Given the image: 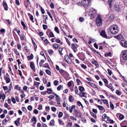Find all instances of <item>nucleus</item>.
<instances>
[{
    "label": "nucleus",
    "mask_w": 127,
    "mask_h": 127,
    "mask_svg": "<svg viewBox=\"0 0 127 127\" xmlns=\"http://www.w3.org/2000/svg\"><path fill=\"white\" fill-rule=\"evenodd\" d=\"M122 35L121 34H119V35L116 36V37L118 39H120L122 38Z\"/></svg>",
    "instance_id": "obj_36"
},
{
    "label": "nucleus",
    "mask_w": 127,
    "mask_h": 127,
    "mask_svg": "<svg viewBox=\"0 0 127 127\" xmlns=\"http://www.w3.org/2000/svg\"><path fill=\"white\" fill-rule=\"evenodd\" d=\"M58 121L59 122V124L61 125H63L64 124L63 122V121L60 120V119H58Z\"/></svg>",
    "instance_id": "obj_34"
},
{
    "label": "nucleus",
    "mask_w": 127,
    "mask_h": 127,
    "mask_svg": "<svg viewBox=\"0 0 127 127\" xmlns=\"http://www.w3.org/2000/svg\"><path fill=\"white\" fill-rule=\"evenodd\" d=\"M49 125H52L53 126L54 125V121L53 120H51L50 121Z\"/></svg>",
    "instance_id": "obj_33"
},
{
    "label": "nucleus",
    "mask_w": 127,
    "mask_h": 127,
    "mask_svg": "<svg viewBox=\"0 0 127 127\" xmlns=\"http://www.w3.org/2000/svg\"><path fill=\"white\" fill-rule=\"evenodd\" d=\"M102 100L103 101V103L106 104H107V106L109 107V105L108 104V101L106 99H104Z\"/></svg>",
    "instance_id": "obj_32"
},
{
    "label": "nucleus",
    "mask_w": 127,
    "mask_h": 127,
    "mask_svg": "<svg viewBox=\"0 0 127 127\" xmlns=\"http://www.w3.org/2000/svg\"><path fill=\"white\" fill-rule=\"evenodd\" d=\"M71 48L72 49H76L77 47V44L75 43L72 44H71Z\"/></svg>",
    "instance_id": "obj_13"
},
{
    "label": "nucleus",
    "mask_w": 127,
    "mask_h": 127,
    "mask_svg": "<svg viewBox=\"0 0 127 127\" xmlns=\"http://www.w3.org/2000/svg\"><path fill=\"white\" fill-rule=\"evenodd\" d=\"M105 85L107 87L110 89V90H111L112 91H114V90L113 89V87L112 86L111 84H110L109 85H108V84H105Z\"/></svg>",
    "instance_id": "obj_11"
},
{
    "label": "nucleus",
    "mask_w": 127,
    "mask_h": 127,
    "mask_svg": "<svg viewBox=\"0 0 127 127\" xmlns=\"http://www.w3.org/2000/svg\"><path fill=\"white\" fill-rule=\"evenodd\" d=\"M91 2V0H82V3L85 7H87Z\"/></svg>",
    "instance_id": "obj_4"
},
{
    "label": "nucleus",
    "mask_w": 127,
    "mask_h": 127,
    "mask_svg": "<svg viewBox=\"0 0 127 127\" xmlns=\"http://www.w3.org/2000/svg\"><path fill=\"white\" fill-rule=\"evenodd\" d=\"M63 48H60L59 49V52L60 53V54L61 55H63V53H62V51L63 50Z\"/></svg>",
    "instance_id": "obj_45"
},
{
    "label": "nucleus",
    "mask_w": 127,
    "mask_h": 127,
    "mask_svg": "<svg viewBox=\"0 0 127 127\" xmlns=\"http://www.w3.org/2000/svg\"><path fill=\"white\" fill-rule=\"evenodd\" d=\"M32 121H34V123L33 124H35L36 123L37 121L36 118L34 116H33L32 119Z\"/></svg>",
    "instance_id": "obj_25"
},
{
    "label": "nucleus",
    "mask_w": 127,
    "mask_h": 127,
    "mask_svg": "<svg viewBox=\"0 0 127 127\" xmlns=\"http://www.w3.org/2000/svg\"><path fill=\"white\" fill-rule=\"evenodd\" d=\"M47 92L48 94H50L52 92V90L51 88L47 89Z\"/></svg>",
    "instance_id": "obj_19"
},
{
    "label": "nucleus",
    "mask_w": 127,
    "mask_h": 127,
    "mask_svg": "<svg viewBox=\"0 0 127 127\" xmlns=\"http://www.w3.org/2000/svg\"><path fill=\"white\" fill-rule=\"evenodd\" d=\"M22 108L23 109L22 110L23 112L25 113H26L27 112V110L25 107H22Z\"/></svg>",
    "instance_id": "obj_50"
},
{
    "label": "nucleus",
    "mask_w": 127,
    "mask_h": 127,
    "mask_svg": "<svg viewBox=\"0 0 127 127\" xmlns=\"http://www.w3.org/2000/svg\"><path fill=\"white\" fill-rule=\"evenodd\" d=\"M60 46L59 45L55 43L53 45V47L55 49H57L59 48Z\"/></svg>",
    "instance_id": "obj_16"
},
{
    "label": "nucleus",
    "mask_w": 127,
    "mask_h": 127,
    "mask_svg": "<svg viewBox=\"0 0 127 127\" xmlns=\"http://www.w3.org/2000/svg\"><path fill=\"white\" fill-rule=\"evenodd\" d=\"M48 53L50 55H52L53 54V51L52 50H49L48 51Z\"/></svg>",
    "instance_id": "obj_53"
},
{
    "label": "nucleus",
    "mask_w": 127,
    "mask_h": 127,
    "mask_svg": "<svg viewBox=\"0 0 127 127\" xmlns=\"http://www.w3.org/2000/svg\"><path fill=\"white\" fill-rule=\"evenodd\" d=\"M75 107V106L73 105L71 107L69 108V111L70 113L72 112L73 109Z\"/></svg>",
    "instance_id": "obj_17"
},
{
    "label": "nucleus",
    "mask_w": 127,
    "mask_h": 127,
    "mask_svg": "<svg viewBox=\"0 0 127 127\" xmlns=\"http://www.w3.org/2000/svg\"><path fill=\"white\" fill-rule=\"evenodd\" d=\"M110 31L113 34H115L119 31L118 28L116 24H114L111 26L110 28Z\"/></svg>",
    "instance_id": "obj_1"
},
{
    "label": "nucleus",
    "mask_w": 127,
    "mask_h": 127,
    "mask_svg": "<svg viewBox=\"0 0 127 127\" xmlns=\"http://www.w3.org/2000/svg\"><path fill=\"white\" fill-rule=\"evenodd\" d=\"M30 66L31 67V68L32 69H34V70H35V66L33 64V63L32 62H31L30 64Z\"/></svg>",
    "instance_id": "obj_22"
},
{
    "label": "nucleus",
    "mask_w": 127,
    "mask_h": 127,
    "mask_svg": "<svg viewBox=\"0 0 127 127\" xmlns=\"http://www.w3.org/2000/svg\"><path fill=\"white\" fill-rule=\"evenodd\" d=\"M59 82L57 80H55L54 82V85L57 86L59 84Z\"/></svg>",
    "instance_id": "obj_38"
},
{
    "label": "nucleus",
    "mask_w": 127,
    "mask_h": 127,
    "mask_svg": "<svg viewBox=\"0 0 127 127\" xmlns=\"http://www.w3.org/2000/svg\"><path fill=\"white\" fill-rule=\"evenodd\" d=\"M85 93L84 92H81L79 93V94H78L80 96L82 97L84 96L85 95Z\"/></svg>",
    "instance_id": "obj_27"
},
{
    "label": "nucleus",
    "mask_w": 127,
    "mask_h": 127,
    "mask_svg": "<svg viewBox=\"0 0 127 127\" xmlns=\"http://www.w3.org/2000/svg\"><path fill=\"white\" fill-rule=\"evenodd\" d=\"M32 107L31 105H29L28 107V109L29 110H31L32 109Z\"/></svg>",
    "instance_id": "obj_64"
},
{
    "label": "nucleus",
    "mask_w": 127,
    "mask_h": 127,
    "mask_svg": "<svg viewBox=\"0 0 127 127\" xmlns=\"http://www.w3.org/2000/svg\"><path fill=\"white\" fill-rule=\"evenodd\" d=\"M25 36L24 34H22L20 36V39L21 40H25Z\"/></svg>",
    "instance_id": "obj_24"
},
{
    "label": "nucleus",
    "mask_w": 127,
    "mask_h": 127,
    "mask_svg": "<svg viewBox=\"0 0 127 127\" xmlns=\"http://www.w3.org/2000/svg\"><path fill=\"white\" fill-rule=\"evenodd\" d=\"M11 100L12 102L13 103H16V101L14 97H11Z\"/></svg>",
    "instance_id": "obj_46"
},
{
    "label": "nucleus",
    "mask_w": 127,
    "mask_h": 127,
    "mask_svg": "<svg viewBox=\"0 0 127 127\" xmlns=\"http://www.w3.org/2000/svg\"><path fill=\"white\" fill-rule=\"evenodd\" d=\"M103 80L105 84H107L108 83V80L104 78L103 79Z\"/></svg>",
    "instance_id": "obj_56"
},
{
    "label": "nucleus",
    "mask_w": 127,
    "mask_h": 127,
    "mask_svg": "<svg viewBox=\"0 0 127 127\" xmlns=\"http://www.w3.org/2000/svg\"><path fill=\"white\" fill-rule=\"evenodd\" d=\"M50 32L49 33V36L51 37H53L54 36V35L53 33L51 31V30H49Z\"/></svg>",
    "instance_id": "obj_20"
},
{
    "label": "nucleus",
    "mask_w": 127,
    "mask_h": 127,
    "mask_svg": "<svg viewBox=\"0 0 127 127\" xmlns=\"http://www.w3.org/2000/svg\"><path fill=\"white\" fill-rule=\"evenodd\" d=\"M63 115V113L61 112H60L58 114V117L59 118H61Z\"/></svg>",
    "instance_id": "obj_43"
},
{
    "label": "nucleus",
    "mask_w": 127,
    "mask_h": 127,
    "mask_svg": "<svg viewBox=\"0 0 127 127\" xmlns=\"http://www.w3.org/2000/svg\"><path fill=\"white\" fill-rule=\"evenodd\" d=\"M88 83L91 86H92V87L95 88H96L97 87L94 84L90 82H88Z\"/></svg>",
    "instance_id": "obj_15"
},
{
    "label": "nucleus",
    "mask_w": 127,
    "mask_h": 127,
    "mask_svg": "<svg viewBox=\"0 0 127 127\" xmlns=\"http://www.w3.org/2000/svg\"><path fill=\"white\" fill-rule=\"evenodd\" d=\"M114 18V17L113 15H111L109 17V19L111 20H113Z\"/></svg>",
    "instance_id": "obj_37"
},
{
    "label": "nucleus",
    "mask_w": 127,
    "mask_h": 127,
    "mask_svg": "<svg viewBox=\"0 0 127 127\" xmlns=\"http://www.w3.org/2000/svg\"><path fill=\"white\" fill-rule=\"evenodd\" d=\"M27 58H28L29 60L30 61L33 58V56L32 54H31L30 56H27Z\"/></svg>",
    "instance_id": "obj_18"
},
{
    "label": "nucleus",
    "mask_w": 127,
    "mask_h": 127,
    "mask_svg": "<svg viewBox=\"0 0 127 127\" xmlns=\"http://www.w3.org/2000/svg\"><path fill=\"white\" fill-rule=\"evenodd\" d=\"M96 11L93 8H91L89 13V15H90L91 17L94 18L95 17L96 15Z\"/></svg>",
    "instance_id": "obj_3"
},
{
    "label": "nucleus",
    "mask_w": 127,
    "mask_h": 127,
    "mask_svg": "<svg viewBox=\"0 0 127 127\" xmlns=\"http://www.w3.org/2000/svg\"><path fill=\"white\" fill-rule=\"evenodd\" d=\"M45 62V60H42L39 63V66L40 67L42 66V64Z\"/></svg>",
    "instance_id": "obj_29"
},
{
    "label": "nucleus",
    "mask_w": 127,
    "mask_h": 127,
    "mask_svg": "<svg viewBox=\"0 0 127 127\" xmlns=\"http://www.w3.org/2000/svg\"><path fill=\"white\" fill-rule=\"evenodd\" d=\"M74 91L75 93L77 95L78 94V90L77 87L76 86L74 88Z\"/></svg>",
    "instance_id": "obj_26"
},
{
    "label": "nucleus",
    "mask_w": 127,
    "mask_h": 127,
    "mask_svg": "<svg viewBox=\"0 0 127 127\" xmlns=\"http://www.w3.org/2000/svg\"><path fill=\"white\" fill-rule=\"evenodd\" d=\"M28 87L26 86H24L23 87V90L25 91H26Z\"/></svg>",
    "instance_id": "obj_61"
},
{
    "label": "nucleus",
    "mask_w": 127,
    "mask_h": 127,
    "mask_svg": "<svg viewBox=\"0 0 127 127\" xmlns=\"http://www.w3.org/2000/svg\"><path fill=\"white\" fill-rule=\"evenodd\" d=\"M30 20L32 22H34L33 21V16L31 15H30Z\"/></svg>",
    "instance_id": "obj_57"
},
{
    "label": "nucleus",
    "mask_w": 127,
    "mask_h": 127,
    "mask_svg": "<svg viewBox=\"0 0 127 127\" xmlns=\"http://www.w3.org/2000/svg\"><path fill=\"white\" fill-rule=\"evenodd\" d=\"M84 20V18L80 17L79 18V20L80 22H83Z\"/></svg>",
    "instance_id": "obj_47"
},
{
    "label": "nucleus",
    "mask_w": 127,
    "mask_h": 127,
    "mask_svg": "<svg viewBox=\"0 0 127 127\" xmlns=\"http://www.w3.org/2000/svg\"><path fill=\"white\" fill-rule=\"evenodd\" d=\"M3 5L4 8V10L6 11L8 10V6L6 3L3 1L2 3Z\"/></svg>",
    "instance_id": "obj_10"
},
{
    "label": "nucleus",
    "mask_w": 127,
    "mask_h": 127,
    "mask_svg": "<svg viewBox=\"0 0 127 127\" xmlns=\"http://www.w3.org/2000/svg\"><path fill=\"white\" fill-rule=\"evenodd\" d=\"M4 79L6 81V83H9L10 82V80L9 77H5V76L4 75Z\"/></svg>",
    "instance_id": "obj_12"
},
{
    "label": "nucleus",
    "mask_w": 127,
    "mask_h": 127,
    "mask_svg": "<svg viewBox=\"0 0 127 127\" xmlns=\"http://www.w3.org/2000/svg\"><path fill=\"white\" fill-rule=\"evenodd\" d=\"M100 35L103 37L107 38V35L105 33V31L104 30L102 31L100 33Z\"/></svg>",
    "instance_id": "obj_9"
},
{
    "label": "nucleus",
    "mask_w": 127,
    "mask_h": 127,
    "mask_svg": "<svg viewBox=\"0 0 127 127\" xmlns=\"http://www.w3.org/2000/svg\"><path fill=\"white\" fill-rule=\"evenodd\" d=\"M79 89L80 91L82 92L84 91V88L83 87L81 86H79Z\"/></svg>",
    "instance_id": "obj_23"
},
{
    "label": "nucleus",
    "mask_w": 127,
    "mask_h": 127,
    "mask_svg": "<svg viewBox=\"0 0 127 127\" xmlns=\"http://www.w3.org/2000/svg\"><path fill=\"white\" fill-rule=\"evenodd\" d=\"M55 31L57 33H60V31L59 30V29L57 27H55L54 28Z\"/></svg>",
    "instance_id": "obj_30"
},
{
    "label": "nucleus",
    "mask_w": 127,
    "mask_h": 127,
    "mask_svg": "<svg viewBox=\"0 0 127 127\" xmlns=\"http://www.w3.org/2000/svg\"><path fill=\"white\" fill-rule=\"evenodd\" d=\"M64 58L66 62L68 64H71L72 62V61L69 56L66 55L64 56Z\"/></svg>",
    "instance_id": "obj_6"
},
{
    "label": "nucleus",
    "mask_w": 127,
    "mask_h": 127,
    "mask_svg": "<svg viewBox=\"0 0 127 127\" xmlns=\"http://www.w3.org/2000/svg\"><path fill=\"white\" fill-rule=\"evenodd\" d=\"M92 63L93 64H95L97 67L98 66V64L96 61L92 62Z\"/></svg>",
    "instance_id": "obj_21"
},
{
    "label": "nucleus",
    "mask_w": 127,
    "mask_h": 127,
    "mask_svg": "<svg viewBox=\"0 0 127 127\" xmlns=\"http://www.w3.org/2000/svg\"><path fill=\"white\" fill-rule=\"evenodd\" d=\"M69 101L71 102H72L73 100V98L71 95H70L69 96Z\"/></svg>",
    "instance_id": "obj_31"
},
{
    "label": "nucleus",
    "mask_w": 127,
    "mask_h": 127,
    "mask_svg": "<svg viewBox=\"0 0 127 127\" xmlns=\"http://www.w3.org/2000/svg\"><path fill=\"white\" fill-rule=\"evenodd\" d=\"M43 29L44 30H45L47 28V26L46 25H43L42 26Z\"/></svg>",
    "instance_id": "obj_59"
},
{
    "label": "nucleus",
    "mask_w": 127,
    "mask_h": 127,
    "mask_svg": "<svg viewBox=\"0 0 127 127\" xmlns=\"http://www.w3.org/2000/svg\"><path fill=\"white\" fill-rule=\"evenodd\" d=\"M33 112L34 113L37 114L38 113V111L36 109H35L33 110Z\"/></svg>",
    "instance_id": "obj_63"
},
{
    "label": "nucleus",
    "mask_w": 127,
    "mask_h": 127,
    "mask_svg": "<svg viewBox=\"0 0 127 127\" xmlns=\"http://www.w3.org/2000/svg\"><path fill=\"white\" fill-rule=\"evenodd\" d=\"M39 6L40 7V9L42 13V14H44L45 12V11L44 10V9L43 7H41L40 5H39Z\"/></svg>",
    "instance_id": "obj_40"
},
{
    "label": "nucleus",
    "mask_w": 127,
    "mask_h": 127,
    "mask_svg": "<svg viewBox=\"0 0 127 127\" xmlns=\"http://www.w3.org/2000/svg\"><path fill=\"white\" fill-rule=\"evenodd\" d=\"M115 0H109L108 3L111 8L112 6V4H113Z\"/></svg>",
    "instance_id": "obj_14"
},
{
    "label": "nucleus",
    "mask_w": 127,
    "mask_h": 127,
    "mask_svg": "<svg viewBox=\"0 0 127 127\" xmlns=\"http://www.w3.org/2000/svg\"><path fill=\"white\" fill-rule=\"evenodd\" d=\"M48 20V17H46L43 20V22L46 24H47V23L46 20Z\"/></svg>",
    "instance_id": "obj_41"
},
{
    "label": "nucleus",
    "mask_w": 127,
    "mask_h": 127,
    "mask_svg": "<svg viewBox=\"0 0 127 127\" xmlns=\"http://www.w3.org/2000/svg\"><path fill=\"white\" fill-rule=\"evenodd\" d=\"M96 22L97 25L98 26H100L102 25V19L101 16L100 15H97Z\"/></svg>",
    "instance_id": "obj_2"
},
{
    "label": "nucleus",
    "mask_w": 127,
    "mask_h": 127,
    "mask_svg": "<svg viewBox=\"0 0 127 127\" xmlns=\"http://www.w3.org/2000/svg\"><path fill=\"white\" fill-rule=\"evenodd\" d=\"M122 57L124 60L127 59V50L125 51H122Z\"/></svg>",
    "instance_id": "obj_5"
},
{
    "label": "nucleus",
    "mask_w": 127,
    "mask_h": 127,
    "mask_svg": "<svg viewBox=\"0 0 127 127\" xmlns=\"http://www.w3.org/2000/svg\"><path fill=\"white\" fill-rule=\"evenodd\" d=\"M1 96L2 99L4 100L6 97L5 95L4 94H1Z\"/></svg>",
    "instance_id": "obj_49"
},
{
    "label": "nucleus",
    "mask_w": 127,
    "mask_h": 127,
    "mask_svg": "<svg viewBox=\"0 0 127 127\" xmlns=\"http://www.w3.org/2000/svg\"><path fill=\"white\" fill-rule=\"evenodd\" d=\"M107 70L109 75H111L112 73V72L109 69H107Z\"/></svg>",
    "instance_id": "obj_54"
},
{
    "label": "nucleus",
    "mask_w": 127,
    "mask_h": 127,
    "mask_svg": "<svg viewBox=\"0 0 127 127\" xmlns=\"http://www.w3.org/2000/svg\"><path fill=\"white\" fill-rule=\"evenodd\" d=\"M107 117L106 116V115L105 114H104L102 116V118L104 119H107Z\"/></svg>",
    "instance_id": "obj_48"
},
{
    "label": "nucleus",
    "mask_w": 127,
    "mask_h": 127,
    "mask_svg": "<svg viewBox=\"0 0 127 127\" xmlns=\"http://www.w3.org/2000/svg\"><path fill=\"white\" fill-rule=\"evenodd\" d=\"M14 88L19 90H21L20 87H19L18 85L15 86L14 87Z\"/></svg>",
    "instance_id": "obj_39"
},
{
    "label": "nucleus",
    "mask_w": 127,
    "mask_h": 127,
    "mask_svg": "<svg viewBox=\"0 0 127 127\" xmlns=\"http://www.w3.org/2000/svg\"><path fill=\"white\" fill-rule=\"evenodd\" d=\"M3 88L4 91L7 90L8 89V88L7 86H3Z\"/></svg>",
    "instance_id": "obj_62"
},
{
    "label": "nucleus",
    "mask_w": 127,
    "mask_h": 127,
    "mask_svg": "<svg viewBox=\"0 0 127 127\" xmlns=\"http://www.w3.org/2000/svg\"><path fill=\"white\" fill-rule=\"evenodd\" d=\"M111 101L110 102V107L112 109H113L114 108V106L113 104L111 103Z\"/></svg>",
    "instance_id": "obj_55"
},
{
    "label": "nucleus",
    "mask_w": 127,
    "mask_h": 127,
    "mask_svg": "<svg viewBox=\"0 0 127 127\" xmlns=\"http://www.w3.org/2000/svg\"><path fill=\"white\" fill-rule=\"evenodd\" d=\"M45 71L46 73L49 75H50L51 74V72L48 69H46Z\"/></svg>",
    "instance_id": "obj_42"
},
{
    "label": "nucleus",
    "mask_w": 127,
    "mask_h": 127,
    "mask_svg": "<svg viewBox=\"0 0 127 127\" xmlns=\"http://www.w3.org/2000/svg\"><path fill=\"white\" fill-rule=\"evenodd\" d=\"M107 121L110 122V123L111 124L113 123H114L113 121L111 119H110L109 117H107Z\"/></svg>",
    "instance_id": "obj_28"
},
{
    "label": "nucleus",
    "mask_w": 127,
    "mask_h": 127,
    "mask_svg": "<svg viewBox=\"0 0 127 127\" xmlns=\"http://www.w3.org/2000/svg\"><path fill=\"white\" fill-rule=\"evenodd\" d=\"M21 24L22 25V26L24 27V29H25V28L26 26L25 23L23 21H21Z\"/></svg>",
    "instance_id": "obj_51"
},
{
    "label": "nucleus",
    "mask_w": 127,
    "mask_h": 127,
    "mask_svg": "<svg viewBox=\"0 0 127 127\" xmlns=\"http://www.w3.org/2000/svg\"><path fill=\"white\" fill-rule=\"evenodd\" d=\"M10 117L8 116H7L4 120L3 121V124L5 125L6 124V122L9 121L10 120Z\"/></svg>",
    "instance_id": "obj_8"
},
{
    "label": "nucleus",
    "mask_w": 127,
    "mask_h": 127,
    "mask_svg": "<svg viewBox=\"0 0 127 127\" xmlns=\"http://www.w3.org/2000/svg\"><path fill=\"white\" fill-rule=\"evenodd\" d=\"M42 105H39L38 106V109L39 110H41L42 108Z\"/></svg>",
    "instance_id": "obj_60"
},
{
    "label": "nucleus",
    "mask_w": 127,
    "mask_h": 127,
    "mask_svg": "<svg viewBox=\"0 0 127 127\" xmlns=\"http://www.w3.org/2000/svg\"><path fill=\"white\" fill-rule=\"evenodd\" d=\"M121 44L122 46L126 47H127V42L125 40H121Z\"/></svg>",
    "instance_id": "obj_7"
},
{
    "label": "nucleus",
    "mask_w": 127,
    "mask_h": 127,
    "mask_svg": "<svg viewBox=\"0 0 127 127\" xmlns=\"http://www.w3.org/2000/svg\"><path fill=\"white\" fill-rule=\"evenodd\" d=\"M116 94L118 95H120L121 94V93L119 90H117L116 91Z\"/></svg>",
    "instance_id": "obj_52"
},
{
    "label": "nucleus",
    "mask_w": 127,
    "mask_h": 127,
    "mask_svg": "<svg viewBox=\"0 0 127 127\" xmlns=\"http://www.w3.org/2000/svg\"><path fill=\"white\" fill-rule=\"evenodd\" d=\"M51 109L53 111H55L56 110V108L55 107H52Z\"/></svg>",
    "instance_id": "obj_58"
},
{
    "label": "nucleus",
    "mask_w": 127,
    "mask_h": 127,
    "mask_svg": "<svg viewBox=\"0 0 127 127\" xmlns=\"http://www.w3.org/2000/svg\"><path fill=\"white\" fill-rule=\"evenodd\" d=\"M62 88H63V86L61 85H60L57 87V90L58 91H60L61 89H62Z\"/></svg>",
    "instance_id": "obj_35"
},
{
    "label": "nucleus",
    "mask_w": 127,
    "mask_h": 127,
    "mask_svg": "<svg viewBox=\"0 0 127 127\" xmlns=\"http://www.w3.org/2000/svg\"><path fill=\"white\" fill-rule=\"evenodd\" d=\"M59 70V71L60 72V73H61L63 72H64L65 73H67L65 71H64V70L61 68Z\"/></svg>",
    "instance_id": "obj_44"
}]
</instances>
